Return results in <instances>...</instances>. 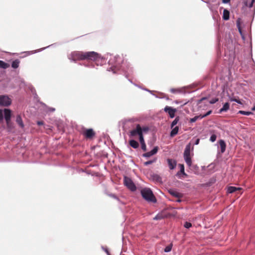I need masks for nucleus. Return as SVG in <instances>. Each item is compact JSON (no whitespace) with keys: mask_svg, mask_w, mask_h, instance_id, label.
Here are the masks:
<instances>
[{"mask_svg":"<svg viewBox=\"0 0 255 255\" xmlns=\"http://www.w3.org/2000/svg\"><path fill=\"white\" fill-rule=\"evenodd\" d=\"M108 64L111 67L107 68V71H111L114 74H117L118 71H122L127 78L133 74V70L130 64L127 61H125L123 57L119 55H117L113 57H110Z\"/></svg>","mask_w":255,"mask_h":255,"instance_id":"1","label":"nucleus"},{"mask_svg":"<svg viewBox=\"0 0 255 255\" xmlns=\"http://www.w3.org/2000/svg\"><path fill=\"white\" fill-rule=\"evenodd\" d=\"M140 193L143 199L148 203L157 202V199L150 188L144 187L141 190Z\"/></svg>","mask_w":255,"mask_h":255,"instance_id":"2","label":"nucleus"},{"mask_svg":"<svg viewBox=\"0 0 255 255\" xmlns=\"http://www.w3.org/2000/svg\"><path fill=\"white\" fill-rule=\"evenodd\" d=\"M100 58H101L100 55L95 51L83 52V60L95 61Z\"/></svg>","mask_w":255,"mask_h":255,"instance_id":"3","label":"nucleus"},{"mask_svg":"<svg viewBox=\"0 0 255 255\" xmlns=\"http://www.w3.org/2000/svg\"><path fill=\"white\" fill-rule=\"evenodd\" d=\"M71 62L76 63L77 61L83 60V51H75L72 52L68 56Z\"/></svg>","mask_w":255,"mask_h":255,"instance_id":"4","label":"nucleus"},{"mask_svg":"<svg viewBox=\"0 0 255 255\" xmlns=\"http://www.w3.org/2000/svg\"><path fill=\"white\" fill-rule=\"evenodd\" d=\"M124 185L131 191L134 192L136 191V187L130 178L125 176L124 178Z\"/></svg>","mask_w":255,"mask_h":255,"instance_id":"5","label":"nucleus"},{"mask_svg":"<svg viewBox=\"0 0 255 255\" xmlns=\"http://www.w3.org/2000/svg\"><path fill=\"white\" fill-rule=\"evenodd\" d=\"M11 99L6 95H0V106L8 107L11 104Z\"/></svg>","mask_w":255,"mask_h":255,"instance_id":"6","label":"nucleus"},{"mask_svg":"<svg viewBox=\"0 0 255 255\" xmlns=\"http://www.w3.org/2000/svg\"><path fill=\"white\" fill-rule=\"evenodd\" d=\"M83 135L86 138L91 139L95 135V132L93 128H83Z\"/></svg>","mask_w":255,"mask_h":255,"instance_id":"7","label":"nucleus"},{"mask_svg":"<svg viewBox=\"0 0 255 255\" xmlns=\"http://www.w3.org/2000/svg\"><path fill=\"white\" fill-rule=\"evenodd\" d=\"M164 111L168 114L170 118H173L175 117V114L177 110L172 107L166 106L164 108Z\"/></svg>","mask_w":255,"mask_h":255,"instance_id":"8","label":"nucleus"},{"mask_svg":"<svg viewBox=\"0 0 255 255\" xmlns=\"http://www.w3.org/2000/svg\"><path fill=\"white\" fill-rule=\"evenodd\" d=\"M12 113L9 109H4L3 110V119H5L6 124L8 125L9 121L11 120Z\"/></svg>","mask_w":255,"mask_h":255,"instance_id":"9","label":"nucleus"},{"mask_svg":"<svg viewBox=\"0 0 255 255\" xmlns=\"http://www.w3.org/2000/svg\"><path fill=\"white\" fill-rule=\"evenodd\" d=\"M142 134V131L141 129V126L139 124H137L136 125L135 128L131 130L130 131V134L129 135L130 136H135L136 135L139 136Z\"/></svg>","mask_w":255,"mask_h":255,"instance_id":"10","label":"nucleus"},{"mask_svg":"<svg viewBox=\"0 0 255 255\" xmlns=\"http://www.w3.org/2000/svg\"><path fill=\"white\" fill-rule=\"evenodd\" d=\"M178 166L180 168V170L176 173V176L179 179H182V175L185 176V177H187L188 175L185 172V168L184 164H179Z\"/></svg>","mask_w":255,"mask_h":255,"instance_id":"11","label":"nucleus"},{"mask_svg":"<svg viewBox=\"0 0 255 255\" xmlns=\"http://www.w3.org/2000/svg\"><path fill=\"white\" fill-rule=\"evenodd\" d=\"M158 150V147L154 146L150 151L144 153L142 154V156L145 158H149L150 156L157 153Z\"/></svg>","mask_w":255,"mask_h":255,"instance_id":"12","label":"nucleus"},{"mask_svg":"<svg viewBox=\"0 0 255 255\" xmlns=\"http://www.w3.org/2000/svg\"><path fill=\"white\" fill-rule=\"evenodd\" d=\"M167 162L169 168L170 170H173L175 168L177 165V162L176 160L172 158H167Z\"/></svg>","mask_w":255,"mask_h":255,"instance_id":"13","label":"nucleus"},{"mask_svg":"<svg viewBox=\"0 0 255 255\" xmlns=\"http://www.w3.org/2000/svg\"><path fill=\"white\" fill-rule=\"evenodd\" d=\"M40 104L43 107L44 111L46 113L54 112L55 111L54 108L49 107L42 102H40Z\"/></svg>","mask_w":255,"mask_h":255,"instance_id":"14","label":"nucleus"},{"mask_svg":"<svg viewBox=\"0 0 255 255\" xmlns=\"http://www.w3.org/2000/svg\"><path fill=\"white\" fill-rule=\"evenodd\" d=\"M191 143L187 144L186 146L183 153L184 158L186 157H190Z\"/></svg>","mask_w":255,"mask_h":255,"instance_id":"15","label":"nucleus"},{"mask_svg":"<svg viewBox=\"0 0 255 255\" xmlns=\"http://www.w3.org/2000/svg\"><path fill=\"white\" fill-rule=\"evenodd\" d=\"M54 44H50V45H49L46 47H43V48H40V49H38L37 50H35L26 51L24 53H26L27 55H29L31 54H35L37 52H41V51L49 48L50 46H52V45H53Z\"/></svg>","mask_w":255,"mask_h":255,"instance_id":"16","label":"nucleus"},{"mask_svg":"<svg viewBox=\"0 0 255 255\" xmlns=\"http://www.w3.org/2000/svg\"><path fill=\"white\" fill-rule=\"evenodd\" d=\"M151 178L152 181L159 182V183H162V178L160 177V175L157 174L153 173L151 175Z\"/></svg>","mask_w":255,"mask_h":255,"instance_id":"17","label":"nucleus"},{"mask_svg":"<svg viewBox=\"0 0 255 255\" xmlns=\"http://www.w3.org/2000/svg\"><path fill=\"white\" fill-rule=\"evenodd\" d=\"M168 192L171 195L175 197L181 198L183 196V195L181 193L177 192L176 190L174 189H169L168 190Z\"/></svg>","mask_w":255,"mask_h":255,"instance_id":"18","label":"nucleus"},{"mask_svg":"<svg viewBox=\"0 0 255 255\" xmlns=\"http://www.w3.org/2000/svg\"><path fill=\"white\" fill-rule=\"evenodd\" d=\"M229 109H230V104L228 102H226L225 104H224L222 108L219 110L218 113L221 114L223 112H226L229 110Z\"/></svg>","mask_w":255,"mask_h":255,"instance_id":"19","label":"nucleus"},{"mask_svg":"<svg viewBox=\"0 0 255 255\" xmlns=\"http://www.w3.org/2000/svg\"><path fill=\"white\" fill-rule=\"evenodd\" d=\"M219 144L221 148V152L222 153H224L226 150V144L224 140L220 139L219 140Z\"/></svg>","mask_w":255,"mask_h":255,"instance_id":"20","label":"nucleus"},{"mask_svg":"<svg viewBox=\"0 0 255 255\" xmlns=\"http://www.w3.org/2000/svg\"><path fill=\"white\" fill-rule=\"evenodd\" d=\"M223 19L228 20L230 19V11L227 9H224L222 16Z\"/></svg>","mask_w":255,"mask_h":255,"instance_id":"21","label":"nucleus"},{"mask_svg":"<svg viewBox=\"0 0 255 255\" xmlns=\"http://www.w3.org/2000/svg\"><path fill=\"white\" fill-rule=\"evenodd\" d=\"M129 144L130 146L134 149H136L139 147L138 142L133 139L129 140Z\"/></svg>","mask_w":255,"mask_h":255,"instance_id":"22","label":"nucleus"},{"mask_svg":"<svg viewBox=\"0 0 255 255\" xmlns=\"http://www.w3.org/2000/svg\"><path fill=\"white\" fill-rule=\"evenodd\" d=\"M16 122L17 123V124L19 125V126L21 128H24V125L23 123V121H22V118H21V117L20 115H17V116L16 117Z\"/></svg>","mask_w":255,"mask_h":255,"instance_id":"23","label":"nucleus"},{"mask_svg":"<svg viewBox=\"0 0 255 255\" xmlns=\"http://www.w3.org/2000/svg\"><path fill=\"white\" fill-rule=\"evenodd\" d=\"M171 128L172 130L170 132V136L173 137L177 134L179 131V127L178 126H175Z\"/></svg>","mask_w":255,"mask_h":255,"instance_id":"24","label":"nucleus"},{"mask_svg":"<svg viewBox=\"0 0 255 255\" xmlns=\"http://www.w3.org/2000/svg\"><path fill=\"white\" fill-rule=\"evenodd\" d=\"M241 189V188L240 187H237L235 186H229L227 188V193L229 194H231L233 193H234L237 190H239Z\"/></svg>","mask_w":255,"mask_h":255,"instance_id":"25","label":"nucleus"},{"mask_svg":"<svg viewBox=\"0 0 255 255\" xmlns=\"http://www.w3.org/2000/svg\"><path fill=\"white\" fill-rule=\"evenodd\" d=\"M20 60L18 59H15L12 61L11 65L13 69L17 68L19 66Z\"/></svg>","mask_w":255,"mask_h":255,"instance_id":"26","label":"nucleus"},{"mask_svg":"<svg viewBox=\"0 0 255 255\" xmlns=\"http://www.w3.org/2000/svg\"><path fill=\"white\" fill-rule=\"evenodd\" d=\"M238 114L245 115V116H250L253 115L254 113L252 112L251 111H239L238 112Z\"/></svg>","mask_w":255,"mask_h":255,"instance_id":"27","label":"nucleus"},{"mask_svg":"<svg viewBox=\"0 0 255 255\" xmlns=\"http://www.w3.org/2000/svg\"><path fill=\"white\" fill-rule=\"evenodd\" d=\"M237 28L238 29V30H239V32H240V33L241 34V35L242 36V38L243 39H245V36L243 34L242 32V29H241V26H240V19L239 18L237 21Z\"/></svg>","mask_w":255,"mask_h":255,"instance_id":"28","label":"nucleus"},{"mask_svg":"<svg viewBox=\"0 0 255 255\" xmlns=\"http://www.w3.org/2000/svg\"><path fill=\"white\" fill-rule=\"evenodd\" d=\"M9 64L2 60H0V68L6 69L9 67Z\"/></svg>","mask_w":255,"mask_h":255,"instance_id":"29","label":"nucleus"},{"mask_svg":"<svg viewBox=\"0 0 255 255\" xmlns=\"http://www.w3.org/2000/svg\"><path fill=\"white\" fill-rule=\"evenodd\" d=\"M212 113V110H209L208 112H207L205 114H203V115H199V120H201L207 116H208L209 115H210V114H211Z\"/></svg>","mask_w":255,"mask_h":255,"instance_id":"30","label":"nucleus"},{"mask_svg":"<svg viewBox=\"0 0 255 255\" xmlns=\"http://www.w3.org/2000/svg\"><path fill=\"white\" fill-rule=\"evenodd\" d=\"M164 218L162 213H158L154 218V220H161Z\"/></svg>","mask_w":255,"mask_h":255,"instance_id":"31","label":"nucleus"},{"mask_svg":"<svg viewBox=\"0 0 255 255\" xmlns=\"http://www.w3.org/2000/svg\"><path fill=\"white\" fill-rule=\"evenodd\" d=\"M179 121V117L178 116L176 117L175 119L172 122L170 127L171 128H173L175 127V126L178 123Z\"/></svg>","mask_w":255,"mask_h":255,"instance_id":"32","label":"nucleus"},{"mask_svg":"<svg viewBox=\"0 0 255 255\" xmlns=\"http://www.w3.org/2000/svg\"><path fill=\"white\" fill-rule=\"evenodd\" d=\"M173 245L172 243H170L169 245L167 246L164 249V252L165 253H169L170 252L172 248Z\"/></svg>","mask_w":255,"mask_h":255,"instance_id":"33","label":"nucleus"},{"mask_svg":"<svg viewBox=\"0 0 255 255\" xmlns=\"http://www.w3.org/2000/svg\"><path fill=\"white\" fill-rule=\"evenodd\" d=\"M83 66L89 68H95V65L93 63H91V62L85 63L83 64Z\"/></svg>","mask_w":255,"mask_h":255,"instance_id":"34","label":"nucleus"},{"mask_svg":"<svg viewBox=\"0 0 255 255\" xmlns=\"http://www.w3.org/2000/svg\"><path fill=\"white\" fill-rule=\"evenodd\" d=\"M185 160V162L186 163L187 165L191 167L192 165V160L191 157H186L184 158Z\"/></svg>","mask_w":255,"mask_h":255,"instance_id":"35","label":"nucleus"},{"mask_svg":"<svg viewBox=\"0 0 255 255\" xmlns=\"http://www.w3.org/2000/svg\"><path fill=\"white\" fill-rule=\"evenodd\" d=\"M135 121L134 119H124L122 121L123 124L126 125L128 122L134 123Z\"/></svg>","mask_w":255,"mask_h":255,"instance_id":"36","label":"nucleus"},{"mask_svg":"<svg viewBox=\"0 0 255 255\" xmlns=\"http://www.w3.org/2000/svg\"><path fill=\"white\" fill-rule=\"evenodd\" d=\"M156 161V158H154L152 160H150L144 162V165L148 166L150 164H151L155 162Z\"/></svg>","mask_w":255,"mask_h":255,"instance_id":"37","label":"nucleus"},{"mask_svg":"<svg viewBox=\"0 0 255 255\" xmlns=\"http://www.w3.org/2000/svg\"><path fill=\"white\" fill-rule=\"evenodd\" d=\"M183 226L185 228L189 229L192 227V224L190 222L186 221L184 223Z\"/></svg>","mask_w":255,"mask_h":255,"instance_id":"38","label":"nucleus"},{"mask_svg":"<svg viewBox=\"0 0 255 255\" xmlns=\"http://www.w3.org/2000/svg\"><path fill=\"white\" fill-rule=\"evenodd\" d=\"M219 101V98L217 97L213 98L209 101V103L214 104Z\"/></svg>","mask_w":255,"mask_h":255,"instance_id":"39","label":"nucleus"},{"mask_svg":"<svg viewBox=\"0 0 255 255\" xmlns=\"http://www.w3.org/2000/svg\"><path fill=\"white\" fill-rule=\"evenodd\" d=\"M217 139V135L215 134H212L210 138V141L212 142H214L216 141Z\"/></svg>","mask_w":255,"mask_h":255,"instance_id":"40","label":"nucleus"},{"mask_svg":"<svg viewBox=\"0 0 255 255\" xmlns=\"http://www.w3.org/2000/svg\"><path fill=\"white\" fill-rule=\"evenodd\" d=\"M199 120V118L198 116H195L194 117L191 118L190 119L189 122L190 123H195L197 120Z\"/></svg>","mask_w":255,"mask_h":255,"instance_id":"41","label":"nucleus"},{"mask_svg":"<svg viewBox=\"0 0 255 255\" xmlns=\"http://www.w3.org/2000/svg\"><path fill=\"white\" fill-rule=\"evenodd\" d=\"M101 249L107 254V255H111L107 247H105L102 246H101Z\"/></svg>","mask_w":255,"mask_h":255,"instance_id":"42","label":"nucleus"},{"mask_svg":"<svg viewBox=\"0 0 255 255\" xmlns=\"http://www.w3.org/2000/svg\"><path fill=\"white\" fill-rule=\"evenodd\" d=\"M203 2L206 3L208 4L209 8L212 11L213 10V4L210 3L209 1L202 0Z\"/></svg>","mask_w":255,"mask_h":255,"instance_id":"43","label":"nucleus"},{"mask_svg":"<svg viewBox=\"0 0 255 255\" xmlns=\"http://www.w3.org/2000/svg\"><path fill=\"white\" fill-rule=\"evenodd\" d=\"M255 2V0H252L250 2L249 5H248V2H246L245 3V5L249 6V8H252L253 6L254 3Z\"/></svg>","mask_w":255,"mask_h":255,"instance_id":"44","label":"nucleus"},{"mask_svg":"<svg viewBox=\"0 0 255 255\" xmlns=\"http://www.w3.org/2000/svg\"><path fill=\"white\" fill-rule=\"evenodd\" d=\"M138 137L140 143H145L143 134H141L140 135H139V136H138Z\"/></svg>","mask_w":255,"mask_h":255,"instance_id":"45","label":"nucleus"},{"mask_svg":"<svg viewBox=\"0 0 255 255\" xmlns=\"http://www.w3.org/2000/svg\"><path fill=\"white\" fill-rule=\"evenodd\" d=\"M7 128L9 129H12L13 128V124L9 121L8 125H6Z\"/></svg>","mask_w":255,"mask_h":255,"instance_id":"46","label":"nucleus"},{"mask_svg":"<svg viewBox=\"0 0 255 255\" xmlns=\"http://www.w3.org/2000/svg\"><path fill=\"white\" fill-rule=\"evenodd\" d=\"M140 144H141V149L143 151H146V145L145 142V143H140Z\"/></svg>","mask_w":255,"mask_h":255,"instance_id":"47","label":"nucleus"},{"mask_svg":"<svg viewBox=\"0 0 255 255\" xmlns=\"http://www.w3.org/2000/svg\"><path fill=\"white\" fill-rule=\"evenodd\" d=\"M140 89H142L143 90H144V91H147V92H148L150 93L151 94H152V95H153L155 96V97L158 98V97H157L156 95H154V94H153L152 93V91H151V90H149V89H146V88H141H141H140Z\"/></svg>","mask_w":255,"mask_h":255,"instance_id":"48","label":"nucleus"},{"mask_svg":"<svg viewBox=\"0 0 255 255\" xmlns=\"http://www.w3.org/2000/svg\"><path fill=\"white\" fill-rule=\"evenodd\" d=\"M141 131H142V134H143V132H146V131H148L149 128L147 127H143V128L141 127Z\"/></svg>","mask_w":255,"mask_h":255,"instance_id":"49","label":"nucleus"},{"mask_svg":"<svg viewBox=\"0 0 255 255\" xmlns=\"http://www.w3.org/2000/svg\"><path fill=\"white\" fill-rule=\"evenodd\" d=\"M3 120V111L1 109H0V122L2 121Z\"/></svg>","mask_w":255,"mask_h":255,"instance_id":"50","label":"nucleus"},{"mask_svg":"<svg viewBox=\"0 0 255 255\" xmlns=\"http://www.w3.org/2000/svg\"><path fill=\"white\" fill-rule=\"evenodd\" d=\"M207 97H203L197 101V104H200L203 101L207 100Z\"/></svg>","mask_w":255,"mask_h":255,"instance_id":"51","label":"nucleus"},{"mask_svg":"<svg viewBox=\"0 0 255 255\" xmlns=\"http://www.w3.org/2000/svg\"><path fill=\"white\" fill-rule=\"evenodd\" d=\"M188 102H186L184 103H182V101H175V103H176V104H182V105H181L182 106H183L186 105L188 103Z\"/></svg>","mask_w":255,"mask_h":255,"instance_id":"52","label":"nucleus"},{"mask_svg":"<svg viewBox=\"0 0 255 255\" xmlns=\"http://www.w3.org/2000/svg\"><path fill=\"white\" fill-rule=\"evenodd\" d=\"M199 142H200V138H196L194 142V144L198 145V144H199Z\"/></svg>","mask_w":255,"mask_h":255,"instance_id":"53","label":"nucleus"},{"mask_svg":"<svg viewBox=\"0 0 255 255\" xmlns=\"http://www.w3.org/2000/svg\"><path fill=\"white\" fill-rule=\"evenodd\" d=\"M128 81H129V82H130L131 83L133 84L135 86L137 87H138V88H141V87H140V86H138V85H137V84H136L133 83L132 82V81H131V79H128Z\"/></svg>","mask_w":255,"mask_h":255,"instance_id":"54","label":"nucleus"},{"mask_svg":"<svg viewBox=\"0 0 255 255\" xmlns=\"http://www.w3.org/2000/svg\"><path fill=\"white\" fill-rule=\"evenodd\" d=\"M230 100L232 102H236L237 99H236L235 97H230Z\"/></svg>","mask_w":255,"mask_h":255,"instance_id":"55","label":"nucleus"},{"mask_svg":"<svg viewBox=\"0 0 255 255\" xmlns=\"http://www.w3.org/2000/svg\"><path fill=\"white\" fill-rule=\"evenodd\" d=\"M37 125H38V126H42V125H43L44 123H43V121H37Z\"/></svg>","mask_w":255,"mask_h":255,"instance_id":"56","label":"nucleus"},{"mask_svg":"<svg viewBox=\"0 0 255 255\" xmlns=\"http://www.w3.org/2000/svg\"><path fill=\"white\" fill-rule=\"evenodd\" d=\"M191 167L195 170H198L199 168L198 166L197 165H192Z\"/></svg>","mask_w":255,"mask_h":255,"instance_id":"57","label":"nucleus"},{"mask_svg":"<svg viewBox=\"0 0 255 255\" xmlns=\"http://www.w3.org/2000/svg\"><path fill=\"white\" fill-rule=\"evenodd\" d=\"M230 0H222V2L223 3L226 4L229 3L230 2Z\"/></svg>","mask_w":255,"mask_h":255,"instance_id":"58","label":"nucleus"},{"mask_svg":"<svg viewBox=\"0 0 255 255\" xmlns=\"http://www.w3.org/2000/svg\"><path fill=\"white\" fill-rule=\"evenodd\" d=\"M170 91L172 93H175L177 90L175 89L171 88Z\"/></svg>","mask_w":255,"mask_h":255,"instance_id":"59","label":"nucleus"},{"mask_svg":"<svg viewBox=\"0 0 255 255\" xmlns=\"http://www.w3.org/2000/svg\"><path fill=\"white\" fill-rule=\"evenodd\" d=\"M236 103L240 105H243V103H242L240 99H237Z\"/></svg>","mask_w":255,"mask_h":255,"instance_id":"60","label":"nucleus"},{"mask_svg":"<svg viewBox=\"0 0 255 255\" xmlns=\"http://www.w3.org/2000/svg\"><path fill=\"white\" fill-rule=\"evenodd\" d=\"M110 196H111V197H112L114 198H115V199H119V198H118V197H117L115 195H114V194H111L110 195Z\"/></svg>","mask_w":255,"mask_h":255,"instance_id":"61","label":"nucleus"},{"mask_svg":"<svg viewBox=\"0 0 255 255\" xmlns=\"http://www.w3.org/2000/svg\"><path fill=\"white\" fill-rule=\"evenodd\" d=\"M178 199H177L175 202L180 203L182 201V200L180 199V198H178Z\"/></svg>","mask_w":255,"mask_h":255,"instance_id":"62","label":"nucleus"},{"mask_svg":"<svg viewBox=\"0 0 255 255\" xmlns=\"http://www.w3.org/2000/svg\"><path fill=\"white\" fill-rule=\"evenodd\" d=\"M109 56H111V55L110 54H109L108 53L105 56H106V57H105L104 58H106V59H108L109 58Z\"/></svg>","mask_w":255,"mask_h":255,"instance_id":"63","label":"nucleus"},{"mask_svg":"<svg viewBox=\"0 0 255 255\" xmlns=\"http://www.w3.org/2000/svg\"><path fill=\"white\" fill-rule=\"evenodd\" d=\"M252 111H255V105L252 108Z\"/></svg>","mask_w":255,"mask_h":255,"instance_id":"64","label":"nucleus"}]
</instances>
